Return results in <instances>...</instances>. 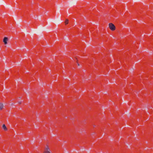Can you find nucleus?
I'll use <instances>...</instances> for the list:
<instances>
[{
  "label": "nucleus",
  "instance_id": "5",
  "mask_svg": "<svg viewBox=\"0 0 153 153\" xmlns=\"http://www.w3.org/2000/svg\"><path fill=\"white\" fill-rule=\"evenodd\" d=\"M3 105L2 103H0V110L2 109L3 108Z\"/></svg>",
  "mask_w": 153,
  "mask_h": 153
},
{
  "label": "nucleus",
  "instance_id": "2",
  "mask_svg": "<svg viewBox=\"0 0 153 153\" xmlns=\"http://www.w3.org/2000/svg\"><path fill=\"white\" fill-rule=\"evenodd\" d=\"M8 40V38L7 37H5L3 39V42L5 44H7V41Z\"/></svg>",
  "mask_w": 153,
  "mask_h": 153
},
{
  "label": "nucleus",
  "instance_id": "6",
  "mask_svg": "<svg viewBox=\"0 0 153 153\" xmlns=\"http://www.w3.org/2000/svg\"><path fill=\"white\" fill-rule=\"evenodd\" d=\"M65 24L66 25L68 23V20L67 19H66L65 22Z\"/></svg>",
  "mask_w": 153,
  "mask_h": 153
},
{
  "label": "nucleus",
  "instance_id": "4",
  "mask_svg": "<svg viewBox=\"0 0 153 153\" xmlns=\"http://www.w3.org/2000/svg\"><path fill=\"white\" fill-rule=\"evenodd\" d=\"M2 127L4 130H6L7 129L6 127L5 124H3V125Z\"/></svg>",
  "mask_w": 153,
  "mask_h": 153
},
{
  "label": "nucleus",
  "instance_id": "1",
  "mask_svg": "<svg viewBox=\"0 0 153 153\" xmlns=\"http://www.w3.org/2000/svg\"><path fill=\"white\" fill-rule=\"evenodd\" d=\"M109 27L110 29L111 30L114 31L115 30V25L112 23H110L109 24Z\"/></svg>",
  "mask_w": 153,
  "mask_h": 153
},
{
  "label": "nucleus",
  "instance_id": "3",
  "mask_svg": "<svg viewBox=\"0 0 153 153\" xmlns=\"http://www.w3.org/2000/svg\"><path fill=\"white\" fill-rule=\"evenodd\" d=\"M44 153H51L50 152V150L48 148L46 149Z\"/></svg>",
  "mask_w": 153,
  "mask_h": 153
}]
</instances>
